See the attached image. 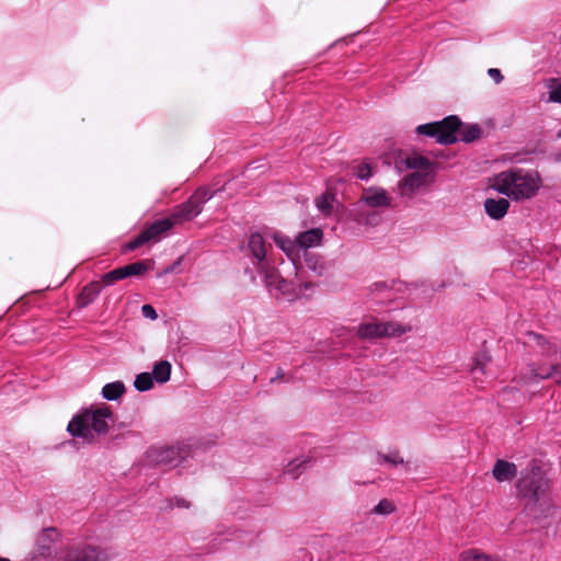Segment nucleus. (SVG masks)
<instances>
[{
    "label": "nucleus",
    "instance_id": "f03ea898",
    "mask_svg": "<svg viewBox=\"0 0 561 561\" xmlns=\"http://www.w3.org/2000/svg\"><path fill=\"white\" fill-rule=\"evenodd\" d=\"M111 414L112 412L108 408L85 410L70 421L67 430L72 436L92 442L94 439L93 433L105 434L108 431Z\"/></svg>",
    "mask_w": 561,
    "mask_h": 561
},
{
    "label": "nucleus",
    "instance_id": "6e6552de",
    "mask_svg": "<svg viewBox=\"0 0 561 561\" xmlns=\"http://www.w3.org/2000/svg\"><path fill=\"white\" fill-rule=\"evenodd\" d=\"M432 181L430 178H402L398 184V193L402 197L411 198L430 190Z\"/></svg>",
    "mask_w": 561,
    "mask_h": 561
},
{
    "label": "nucleus",
    "instance_id": "4c0bfd02",
    "mask_svg": "<svg viewBox=\"0 0 561 561\" xmlns=\"http://www.w3.org/2000/svg\"><path fill=\"white\" fill-rule=\"evenodd\" d=\"M262 169V173H265L267 172V169L265 168L264 164L260 163V161H253L251 162L249 165H248V170L249 171H259Z\"/></svg>",
    "mask_w": 561,
    "mask_h": 561
},
{
    "label": "nucleus",
    "instance_id": "c85d7f7f",
    "mask_svg": "<svg viewBox=\"0 0 561 561\" xmlns=\"http://www.w3.org/2000/svg\"><path fill=\"white\" fill-rule=\"evenodd\" d=\"M126 278L124 267L115 268L102 276L101 283L103 285H112L115 282Z\"/></svg>",
    "mask_w": 561,
    "mask_h": 561
},
{
    "label": "nucleus",
    "instance_id": "cd10ccee",
    "mask_svg": "<svg viewBox=\"0 0 561 561\" xmlns=\"http://www.w3.org/2000/svg\"><path fill=\"white\" fill-rule=\"evenodd\" d=\"M100 290H101L100 283H92V284L85 286L80 295V298L84 299L83 305H87L88 302L92 301L98 296Z\"/></svg>",
    "mask_w": 561,
    "mask_h": 561
},
{
    "label": "nucleus",
    "instance_id": "0eeeda50",
    "mask_svg": "<svg viewBox=\"0 0 561 561\" xmlns=\"http://www.w3.org/2000/svg\"><path fill=\"white\" fill-rule=\"evenodd\" d=\"M191 454V449L186 445L160 447L150 450V458L157 463L178 465Z\"/></svg>",
    "mask_w": 561,
    "mask_h": 561
},
{
    "label": "nucleus",
    "instance_id": "4468645a",
    "mask_svg": "<svg viewBox=\"0 0 561 561\" xmlns=\"http://www.w3.org/2000/svg\"><path fill=\"white\" fill-rule=\"evenodd\" d=\"M510 207V203L505 198L494 199V198H488L484 202V209L486 214L495 220H499L503 218Z\"/></svg>",
    "mask_w": 561,
    "mask_h": 561
},
{
    "label": "nucleus",
    "instance_id": "20e7f679",
    "mask_svg": "<svg viewBox=\"0 0 561 561\" xmlns=\"http://www.w3.org/2000/svg\"><path fill=\"white\" fill-rule=\"evenodd\" d=\"M542 342V346H545L546 344L548 345L549 359L542 358L538 363L530 365L529 376H520V381L528 382L534 381L536 379H548L558 377L557 382H561V351L556 344L549 341Z\"/></svg>",
    "mask_w": 561,
    "mask_h": 561
},
{
    "label": "nucleus",
    "instance_id": "ddd939ff",
    "mask_svg": "<svg viewBox=\"0 0 561 561\" xmlns=\"http://www.w3.org/2000/svg\"><path fill=\"white\" fill-rule=\"evenodd\" d=\"M493 477L499 482L510 481L517 474L516 465L499 459L492 470Z\"/></svg>",
    "mask_w": 561,
    "mask_h": 561
},
{
    "label": "nucleus",
    "instance_id": "1a4fd4ad",
    "mask_svg": "<svg viewBox=\"0 0 561 561\" xmlns=\"http://www.w3.org/2000/svg\"><path fill=\"white\" fill-rule=\"evenodd\" d=\"M62 561H107V557L94 547L83 546L68 549Z\"/></svg>",
    "mask_w": 561,
    "mask_h": 561
},
{
    "label": "nucleus",
    "instance_id": "f8f14e48",
    "mask_svg": "<svg viewBox=\"0 0 561 561\" xmlns=\"http://www.w3.org/2000/svg\"><path fill=\"white\" fill-rule=\"evenodd\" d=\"M201 211H202V207H201L199 203L196 201L190 199L186 203L179 206L174 210L171 219L174 222L190 220V219L194 218L195 216H197L198 214H201Z\"/></svg>",
    "mask_w": 561,
    "mask_h": 561
},
{
    "label": "nucleus",
    "instance_id": "4be33fe9",
    "mask_svg": "<svg viewBox=\"0 0 561 561\" xmlns=\"http://www.w3.org/2000/svg\"><path fill=\"white\" fill-rule=\"evenodd\" d=\"M546 87L549 90L547 102L561 104V80L551 78L546 81Z\"/></svg>",
    "mask_w": 561,
    "mask_h": 561
},
{
    "label": "nucleus",
    "instance_id": "2eb2a0df",
    "mask_svg": "<svg viewBox=\"0 0 561 561\" xmlns=\"http://www.w3.org/2000/svg\"><path fill=\"white\" fill-rule=\"evenodd\" d=\"M357 336L362 340L382 339V322L362 323L357 329Z\"/></svg>",
    "mask_w": 561,
    "mask_h": 561
},
{
    "label": "nucleus",
    "instance_id": "a211bd4d",
    "mask_svg": "<svg viewBox=\"0 0 561 561\" xmlns=\"http://www.w3.org/2000/svg\"><path fill=\"white\" fill-rule=\"evenodd\" d=\"M249 249L253 256L262 263L266 256L265 241L260 233H252L249 240Z\"/></svg>",
    "mask_w": 561,
    "mask_h": 561
},
{
    "label": "nucleus",
    "instance_id": "b1692460",
    "mask_svg": "<svg viewBox=\"0 0 561 561\" xmlns=\"http://www.w3.org/2000/svg\"><path fill=\"white\" fill-rule=\"evenodd\" d=\"M481 136V128L478 125H470L465 128L459 127L458 140L463 142H471Z\"/></svg>",
    "mask_w": 561,
    "mask_h": 561
},
{
    "label": "nucleus",
    "instance_id": "2f4dec72",
    "mask_svg": "<svg viewBox=\"0 0 561 561\" xmlns=\"http://www.w3.org/2000/svg\"><path fill=\"white\" fill-rule=\"evenodd\" d=\"M394 510V504L391 501L383 499L374 507V513L378 515H389L393 513Z\"/></svg>",
    "mask_w": 561,
    "mask_h": 561
},
{
    "label": "nucleus",
    "instance_id": "393cba45",
    "mask_svg": "<svg viewBox=\"0 0 561 561\" xmlns=\"http://www.w3.org/2000/svg\"><path fill=\"white\" fill-rule=\"evenodd\" d=\"M474 363L472 366V373H480L481 375H485V368L491 363L492 357L488 351H481L474 357Z\"/></svg>",
    "mask_w": 561,
    "mask_h": 561
},
{
    "label": "nucleus",
    "instance_id": "423d86ee",
    "mask_svg": "<svg viewBox=\"0 0 561 561\" xmlns=\"http://www.w3.org/2000/svg\"><path fill=\"white\" fill-rule=\"evenodd\" d=\"M173 225L174 221L171 218H164L152 222L134 240L125 244L123 251H134L144 244L158 242L161 239L162 234L169 231L173 227Z\"/></svg>",
    "mask_w": 561,
    "mask_h": 561
},
{
    "label": "nucleus",
    "instance_id": "7c9ffc66",
    "mask_svg": "<svg viewBox=\"0 0 561 561\" xmlns=\"http://www.w3.org/2000/svg\"><path fill=\"white\" fill-rule=\"evenodd\" d=\"M273 239H274L275 243L285 253H287L288 255L291 254V252L294 251L295 244H294V242L290 239L279 234V233H274Z\"/></svg>",
    "mask_w": 561,
    "mask_h": 561
},
{
    "label": "nucleus",
    "instance_id": "f3484780",
    "mask_svg": "<svg viewBox=\"0 0 561 561\" xmlns=\"http://www.w3.org/2000/svg\"><path fill=\"white\" fill-rule=\"evenodd\" d=\"M266 284L270 288L278 290L283 296L291 297V285L283 279L277 273L271 272L266 274Z\"/></svg>",
    "mask_w": 561,
    "mask_h": 561
},
{
    "label": "nucleus",
    "instance_id": "6ab92c4d",
    "mask_svg": "<svg viewBox=\"0 0 561 561\" xmlns=\"http://www.w3.org/2000/svg\"><path fill=\"white\" fill-rule=\"evenodd\" d=\"M412 330L411 325H404L399 322L389 321L382 322L383 337L401 336Z\"/></svg>",
    "mask_w": 561,
    "mask_h": 561
},
{
    "label": "nucleus",
    "instance_id": "c756f323",
    "mask_svg": "<svg viewBox=\"0 0 561 561\" xmlns=\"http://www.w3.org/2000/svg\"><path fill=\"white\" fill-rule=\"evenodd\" d=\"M123 267H124L126 277L141 275L145 272H147V270H148L146 262H142V261L131 263V264L125 265Z\"/></svg>",
    "mask_w": 561,
    "mask_h": 561
},
{
    "label": "nucleus",
    "instance_id": "5701e85b",
    "mask_svg": "<svg viewBox=\"0 0 561 561\" xmlns=\"http://www.w3.org/2000/svg\"><path fill=\"white\" fill-rule=\"evenodd\" d=\"M124 392H125V386L121 381L107 383L102 389V394L107 400H116Z\"/></svg>",
    "mask_w": 561,
    "mask_h": 561
},
{
    "label": "nucleus",
    "instance_id": "9b49d317",
    "mask_svg": "<svg viewBox=\"0 0 561 561\" xmlns=\"http://www.w3.org/2000/svg\"><path fill=\"white\" fill-rule=\"evenodd\" d=\"M362 201L370 207L390 206L391 199L383 188H368L362 195Z\"/></svg>",
    "mask_w": 561,
    "mask_h": 561
},
{
    "label": "nucleus",
    "instance_id": "c9c22d12",
    "mask_svg": "<svg viewBox=\"0 0 561 561\" xmlns=\"http://www.w3.org/2000/svg\"><path fill=\"white\" fill-rule=\"evenodd\" d=\"M536 340H537V345L539 347V352L541 354V356L545 358V359H549V348H548V345L546 344L545 346L543 345V342L542 341H547L546 339H543L542 336H536Z\"/></svg>",
    "mask_w": 561,
    "mask_h": 561
},
{
    "label": "nucleus",
    "instance_id": "dca6fc26",
    "mask_svg": "<svg viewBox=\"0 0 561 561\" xmlns=\"http://www.w3.org/2000/svg\"><path fill=\"white\" fill-rule=\"evenodd\" d=\"M322 237H323L322 230L319 228H313L308 231L301 232L297 237L296 242L301 248L317 247L321 243Z\"/></svg>",
    "mask_w": 561,
    "mask_h": 561
},
{
    "label": "nucleus",
    "instance_id": "a878e982",
    "mask_svg": "<svg viewBox=\"0 0 561 561\" xmlns=\"http://www.w3.org/2000/svg\"><path fill=\"white\" fill-rule=\"evenodd\" d=\"M459 561H500L477 549H469L460 553Z\"/></svg>",
    "mask_w": 561,
    "mask_h": 561
},
{
    "label": "nucleus",
    "instance_id": "39448f33",
    "mask_svg": "<svg viewBox=\"0 0 561 561\" xmlns=\"http://www.w3.org/2000/svg\"><path fill=\"white\" fill-rule=\"evenodd\" d=\"M459 127V118L457 116H448L440 122L417 126L416 133L433 137L439 144L448 145L458 141Z\"/></svg>",
    "mask_w": 561,
    "mask_h": 561
},
{
    "label": "nucleus",
    "instance_id": "aec40b11",
    "mask_svg": "<svg viewBox=\"0 0 561 561\" xmlns=\"http://www.w3.org/2000/svg\"><path fill=\"white\" fill-rule=\"evenodd\" d=\"M335 202V192L333 188L328 187L317 199V207L325 215H330L333 210V203Z\"/></svg>",
    "mask_w": 561,
    "mask_h": 561
},
{
    "label": "nucleus",
    "instance_id": "58836bf2",
    "mask_svg": "<svg viewBox=\"0 0 561 561\" xmlns=\"http://www.w3.org/2000/svg\"><path fill=\"white\" fill-rule=\"evenodd\" d=\"M181 262L182 257H179L171 266L167 267L163 273L167 274L174 272L175 268L181 264Z\"/></svg>",
    "mask_w": 561,
    "mask_h": 561
},
{
    "label": "nucleus",
    "instance_id": "ea45409f",
    "mask_svg": "<svg viewBox=\"0 0 561 561\" xmlns=\"http://www.w3.org/2000/svg\"><path fill=\"white\" fill-rule=\"evenodd\" d=\"M499 175L505 176V175H516V174L513 173L512 171H503Z\"/></svg>",
    "mask_w": 561,
    "mask_h": 561
},
{
    "label": "nucleus",
    "instance_id": "72a5a7b5",
    "mask_svg": "<svg viewBox=\"0 0 561 561\" xmlns=\"http://www.w3.org/2000/svg\"><path fill=\"white\" fill-rule=\"evenodd\" d=\"M308 461L309 460L307 458L301 459V460L295 459L286 466L285 472L289 473V474H295L296 471L298 470V468H300L302 465L307 463Z\"/></svg>",
    "mask_w": 561,
    "mask_h": 561
},
{
    "label": "nucleus",
    "instance_id": "7ed1b4c3",
    "mask_svg": "<svg viewBox=\"0 0 561 561\" xmlns=\"http://www.w3.org/2000/svg\"><path fill=\"white\" fill-rule=\"evenodd\" d=\"M491 186L514 201L534 197L542 186L541 178H494Z\"/></svg>",
    "mask_w": 561,
    "mask_h": 561
},
{
    "label": "nucleus",
    "instance_id": "e433bc0d",
    "mask_svg": "<svg viewBox=\"0 0 561 561\" xmlns=\"http://www.w3.org/2000/svg\"><path fill=\"white\" fill-rule=\"evenodd\" d=\"M488 75L492 80H494L495 83H500L503 80L501 71L496 68H490L488 70Z\"/></svg>",
    "mask_w": 561,
    "mask_h": 561
},
{
    "label": "nucleus",
    "instance_id": "f704fd0d",
    "mask_svg": "<svg viewBox=\"0 0 561 561\" xmlns=\"http://www.w3.org/2000/svg\"><path fill=\"white\" fill-rule=\"evenodd\" d=\"M141 312L144 317L149 318L151 320H156L158 318V314L151 305H144L141 307Z\"/></svg>",
    "mask_w": 561,
    "mask_h": 561
},
{
    "label": "nucleus",
    "instance_id": "412c9836",
    "mask_svg": "<svg viewBox=\"0 0 561 561\" xmlns=\"http://www.w3.org/2000/svg\"><path fill=\"white\" fill-rule=\"evenodd\" d=\"M171 364L168 360L158 362L152 371V379L154 378L158 382L162 383L170 379Z\"/></svg>",
    "mask_w": 561,
    "mask_h": 561
},
{
    "label": "nucleus",
    "instance_id": "f257e3e1",
    "mask_svg": "<svg viewBox=\"0 0 561 561\" xmlns=\"http://www.w3.org/2000/svg\"><path fill=\"white\" fill-rule=\"evenodd\" d=\"M379 171L409 172V175H434L442 171V162L431 156L390 150L376 161L367 159L359 162L356 167L355 175H371Z\"/></svg>",
    "mask_w": 561,
    "mask_h": 561
},
{
    "label": "nucleus",
    "instance_id": "473e14b6",
    "mask_svg": "<svg viewBox=\"0 0 561 561\" xmlns=\"http://www.w3.org/2000/svg\"><path fill=\"white\" fill-rule=\"evenodd\" d=\"M378 462H388L396 466L402 465L404 460L399 456V453H393L391 455L379 454Z\"/></svg>",
    "mask_w": 561,
    "mask_h": 561
},
{
    "label": "nucleus",
    "instance_id": "79ce46f5",
    "mask_svg": "<svg viewBox=\"0 0 561 561\" xmlns=\"http://www.w3.org/2000/svg\"><path fill=\"white\" fill-rule=\"evenodd\" d=\"M558 137L561 138V129L558 131Z\"/></svg>",
    "mask_w": 561,
    "mask_h": 561
},
{
    "label": "nucleus",
    "instance_id": "bb28decb",
    "mask_svg": "<svg viewBox=\"0 0 561 561\" xmlns=\"http://www.w3.org/2000/svg\"><path fill=\"white\" fill-rule=\"evenodd\" d=\"M134 386L139 391H147L152 388L153 386V379L151 374L149 373H141L137 375Z\"/></svg>",
    "mask_w": 561,
    "mask_h": 561
},
{
    "label": "nucleus",
    "instance_id": "9d476101",
    "mask_svg": "<svg viewBox=\"0 0 561 561\" xmlns=\"http://www.w3.org/2000/svg\"><path fill=\"white\" fill-rule=\"evenodd\" d=\"M520 483H524L528 491L531 492L535 496L541 493L545 489L546 481L542 477L540 467L534 465L529 474L523 478Z\"/></svg>",
    "mask_w": 561,
    "mask_h": 561
},
{
    "label": "nucleus",
    "instance_id": "a19ab883",
    "mask_svg": "<svg viewBox=\"0 0 561 561\" xmlns=\"http://www.w3.org/2000/svg\"><path fill=\"white\" fill-rule=\"evenodd\" d=\"M0 561H10V560H9V559H7V558H2V557H0Z\"/></svg>",
    "mask_w": 561,
    "mask_h": 561
}]
</instances>
